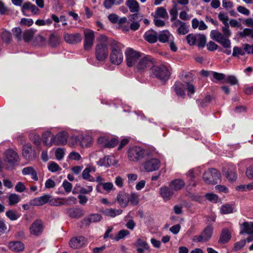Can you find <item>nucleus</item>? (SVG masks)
I'll list each match as a JSON object with an SVG mask.
<instances>
[{
	"label": "nucleus",
	"mask_w": 253,
	"mask_h": 253,
	"mask_svg": "<svg viewBox=\"0 0 253 253\" xmlns=\"http://www.w3.org/2000/svg\"><path fill=\"white\" fill-rule=\"evenodd\" d=\"M153 65L152 58L150 56H146L141 59L136 66L138 71H144L146 68L151 67Z\"/></svg>",
	"instance_id": "15"
},
{
	"label": "nucleus",
	"mask_w": 253,
	"mask_h": 253,
	"mask_svg": "<svg viewBox=\"0 0 253 253\" xmlns=\"http://www.w3.org/2000/svg\"><path fill=\"white\" fill-rule=\"evenodd\" d=\"M61 42V38L58 34L52 33L49 38L48 44L51 47H56Z\"/></svg>",
	"instance_id": "26"
},
{
	"label": "nucleus",
	"mask_w": 253,
	"mask_h": 253,
	"mask_svg": "<svg viewBox=\"0 0 253 253\" xmlns=\"http://www.w3.org/2000/svg\"><path fill=\"white\" fill-rule=\"evenodd\" d=\"M62 186L66 192L69 193L71 191L72 188V184L70 182H68L67 180H64L63 181Z\"/></svg>",
	"instance_id": "62"
},
{
	"label": "nucleus",
	"mask_w": 253,
	"mask_h": 253,
	"mask_svg": "<svg viewBox=\"0 0 253 253\" xmlns=\"http://www.w3.org/2000/svg\"><path fill=\"white\" fill-rule=\"evenodd\" d=\"M110 61L115 65H120L123 60V55L122 51H117L113 53L111 52L110 55Z\"/></svg>",
	"instance_id": "24"
},
{
	"label": "nucleus",
	"mask_w": 253,
	"mask_h": 253,
	"mask_svg": "<svg viewBox=\"0 0 253 253\" xmlns=\"http://www.w3.org/2000/svg\"><path fill=\"white\" fill-rule=\"evenodd\" d=\"M34 36V32L30 29L26 30L23 33V39L25 42H29Z\"/></svg>",
	"instance_id": "41"
},
{
	"label": "nucleus",
	"mask_w": 253,
	"mask_h": 253,
	"mask_svg": "<svg viewBox=\"0 0 253 253\" xmlns=\"http://www.w3.org/2000/svg\"><path fill=\"white\" fill-rule=\"evenodd\" d=\"M244 55L245 51H243L241 48L238 46H234L233 47L232 56L234 57H239V55Z\"/></svg>",
	"instance_id": "57"
},
{
	"label": "nucleus",
	"mask_w": 253,
	"mask_h": 253,
	"mask_svg": "<svg viewBox=\"0 0 253 253\" xmlns=\"http://www.w3.org/2000/svg\"><path fill=\"white\" fill-rule=\"evenodd\" d=\"M218 45L213 41H210L207 44V49L212 51L218 49Z\"/></svg>",
	"instance_id": "64"
},
{
	"label": "nucleus",
	"mask_w": 253,
	"mask_h": 253,
	"mask_svg": "<svg viewBox=\"0 0 253 253\" xmlns=\"http://www.w3.org/2000/svg\"><path fill=\"white\" fill-rule=\"evenodd\" d=\"M4 161L8 164L6 166V169L7 170H12L15 166L18 165L20 159L17 153L13 150L10 149L6 151Z\"/></svg>",
	"instance_id": "5"
},
{
	"label": "nucleus",
	"mask_w": 253,
	"mask_h": 253,
	"mask_svg": "<svg viewBox=\"0 0 253 253\" xmlns=\"http://www.w3.org/2000/svg\"><path fill=\"white\" fill-rule=\"evenodd\" d=\"M223 173L226 178L230 181H235L237 180V174L235 167L224 168Z\"/></svg>",
	"instance_id": "21"
},
{
	"label": "nucleus",
	"mask_w": 253,
	"mask_h": 253,
	"mask_svg": "<svg viewBox=\"0 0 253 253\" xmlns=\"http://www.w3.org/2000/svg\"><path fill=\"white\" fill-rule=\"evenodd\" d=\"M101 219V216L99 214H93L90 215L88 218H84L81 222L80 225L81 228L87 227L91 222H96L99 221Z\"/></svg>",
	"instance_id": "19"
},
{
	"label": "nucleus",
	"mask_w": 253,
	"mask_h": 253,
	"mask_svg": "<svg viewBox=\"0 0 253 253\" xmlns=\"http://www.w3.org/2000/svg\"><path fill=\"white\" fill-rule=\"evenodd\" d=\"M139 196L136 193L129 194L125 191H120L117 194V200L120 206H128L129 203L132 206H136L139 203Z\"/></svg>",
	"instance_id": "2"
},
{
	"label": "nucleus",
	"mask_w": 253,
	"mask_h": 253,
	"mask_svg": "<svg viewBox=\"0 0 253 253\" xmlns=\"http://www.w3.org/2000/svg\"><path fill=\"white\" fill-rule=\"evenodd\" d=\"M198 37V43L197 46L200 48H203L205 46L207 39L206 36L203 34H199L197 35Z\"/></svg>",
	"instance_id": "43"
},
{
	"label": "nucleus",
	"mask_w": 253,
	"mask_h": 253,
	"mask_svg": "<svg viewBox=\"0 0 253 253\" xmlns=\"http://www.w3.org/2000/svg\"><path fill=\"white\" fill-rule=\"evenodd\" d=\"M152 16H156L157 17H161L162 18H168L169 15L167 12L166 9L163 7H159L156 10V14L155 15L153 13L152 14Z\"/></svg>",
	"instance_id": "37"
},
{
	"label": "nucleus",
	"mask_w": 253,
	"mask_h": 253,
	"mask_svg": "<svg viewBox=\"0 0 253 253\" xmlns=\"http://www.w3.org/2000/svg\"><path fill=\"white\" fill-rule=\"evenodd\" d=\"M68 137V134L66 131H62L58 132L53 138V140L56 145H64L67 143Z\"/></svg>",
	"instance_id": "18"
},
{
	"label": "nucleus",
	"mask_w": 253,
	"mask_h": 253,
	"mask_svg": "<svg viewBox=\"0 0 253 253\" xmlns=\"http://www.w3.org/2000/svg\"><path fill=\"white\" fill-rule=\"evenodd\" d=\"M95 57L100 62L104 61L108 55V48L105 42L97 44L95 46Z\"/></svg>",
	"instance_id": "7"
},
{
	"label": "nucleus",
	"mask_w": 253,
	"mask_h": 253,
	"mask_svg": "<svg viewBox=\"0 0 253 253\" xmlns=\"http://www.w3.org/2000/svg\"><path fill=\"white\" fill-rule=\"evenodd\" d=\"M49 203L50 206H61L63 204L60 199H55L49 194L36 198L30 202V206H42Z\"/></svg>",
	"instance_id": "3"
},
{
	"label": "nucleus",
	"mask_w": 253,
	"mask_h": 253,
	"mask_svg": "<svg viewBox=\"0 0 253 253\" xmlns=\"http://www.w3.org/2000/svg\"><path fill=\"white\" fill-rule=\"evenodd\" d=\"M8 246L13 252H20L24 249L23 243L20 241L10 242L9 243Z\"/></svg>",
	"instance_id": "34"
},
{
	"label": "nucleus",
	"mask_w": 253,
	"mask_h": 253,
	"mask_svg": "<svg viewBox=\"0 0 253 253\" xmlns=\"http://www.w3.org/2000/svg\"><path fill=\"white\" fill-rule=\"evenodd\" d=\"M152 33L147 32L144 34V39L150 43H156L158 41V35L157 33L154 31L151 30Z\"/></svg>",
	"instance_id": "29"
},
{
	"label": "nucleus",
	"mask_w": 253,
	"mask_h": 253,
	"mask_svg": "<svg viewBox=\"0 0 253 253\" xmlns=\"http://www.w3.org/2000/svg\"><path fill=\"white\" fill-rule=\"evenodd\" d=\"M240 234L247 233L248 234H253V223L244 222L240 226Z\"/></svg>",
	"instance_id": "27"
},
{
	"label": "nucleus",
	"mask_w": 253,
	"mask_h": 253,
	"mask_svg": "<svg viewBox=\"0 0 253 253\" xmlns=\"http://www.w3.org/2000/svg\"><path fill=\"white\" fill-rule=\"evenodd\" d=\"M225 83L230 84L231 85H235L239 84L238 80L234 75H229L225 79Z\"/></svg>",
	"instance_id": "46"
},
{
	"label": "nucleus",
	"mask_w": 253,
	"mask_h": 253,
	"mask_svg": "<svg viewBox=\"0 0 253 253\" xmlns=\"http://www.w3.org/2000/svg\"><path fill=\"white\" fill-rule=\"evenodd\" d=\"M87 244V240L83 236L73 237L69 241V245L73 249H80L84 247Z\"/></svg>",
	"instance_id": "13"
},
{
	"label": "nucleus",
	"mask_w": 253,
	"mask_h": 253,
	"mask_svg": "<svg viewBox=\"0 0 253 253\" xmlns=\"http://www.w3.org/2000/svg\"><path fill=\"white\" fill-rule=\"evenodd\" d=\"M122 212V210H115L112 208L106 209L103 211V213L105 215L111 217H115L120 214Z\"/></svg>",
	"instance_id": "36"
},
{
	"label": "nucleus",
	"mask_w": 253,
	"mask_h": 253,
	"mask_svg": "<svg viewBox=\"0 0 253 253\" xmlns=\"http://www.w3.org/2000/svg\"><path fill=\"white\" fill-rule=\"evenodd\" d=\"M237 35L241 38H244L247 36H251L253 39V29L245 28L242 32H238Z\"/></svg>",
	"instance_id": "40"
},
{
	"label": "nucleus",
	"mask_w": 253,
	"mask_h": 253,
	"mask_svg": "<svg viewBox=\"0 0 253 253\" xmlns=\"http://www.w3.org/2000/svg\"><path fill=\"white\" fill-rule=\"evenodd\" d=\"M22 154L23 157L28 161H33L37 157L36 150L30 143L26 144L23 146Z\"/></svg>",
	"instance_id": "12"
},
{
	"label": "nucleus",
	"mask_w": 253,
	"mask_h": 253,
	"mask_svg": "<svg viewBox=\"0 0 253 253\" xmlns=\"http://www.w3.org/2000/svg\"><path fill=\"white\" fill-rule=\"evenodd\" d=\"M12 31L13 32L14 36L15 37L16 39L18 41H21L22 40V30L20 27H15L12 29Z\"/></svg>",
	"instance_id": "55"
},
{
	"label": "nucleus",
	"mask_w": 253,
	"mask_h": 253,
	"mask_svg": "<svg viewBox=\"0 0 253 253\" xmlns=\"http://www.w3.org/2000/svg\"><path fill=\"white\" fill-rule=\"evenodd\" d=\"M97 164L99 166L109 168L112 164L111 157L109 155L105 156L104 158H100Z\"/></svg>",
	"instance_id": "35"
},
{
	"label": "nucleus",
	"mask_w": 253,
	"mask_h": 253,
	"mask_svg": "<svg viewBox=\"0 0 253 253\" xmlns=\"http://www.w3.org/2000/svg\"><path fill=\"white\" fill-rule=\"evenodd\" d=\"M184 185L185 182L181 179H175L172 181L169 184V186L173 191L181 189Z\"/></svg>",
	"instance_id": "32"
},
{
	"label": "nucleus",
	"mask_w": 253,
	"mask_h": 253,
	"mask_svg": "<svg viewBox=\"0 0 253 253\" xmlns=\"http://www.w3.org/2000/svg\"><path fill=\"white\" fill-rule=\"evenodd\" d=\"M126 5L132 13L138 12L140 10L139 4L136 0H127Z\"/></svg>",
	"instance_id": "28"
},
{
	"label": "nucleus",
	"mask_w": 253,
	"mask_h": 253,
	"mask_svg": "<svg viewBox=\"0 0 253 253\" xmlns=\"http://www.w3.org/2000/svg\"><path fill=\"white\" fill-rule=\"evenodd\" d=\"M146 150L141 147L135 146L128 151V157L131 161L136 162L144 157Z\"/></svg>",
	"instance_id": "6"
},
{
	"label": "nucleus",
	"mask_w": 253,
	"mask_h": 253,
	"mask_svg": "<svg viewBox=\"0 0 253 253\" xmlns=\"http://www.w3.org/2000/svg\"><path fill=\"white\" fill-rule=\"evenodd\" d=\"M213 228L212 225H208L199 235L194 237L193 240L197 242H206L211 238Z\"/></svg>",
	"instance_id": "9"
},
{
	"label": "nucleus",
	"mask_w": 253,
	"mask_h": 253,
	"mask_svg": "<svg viewBox=\"0 0 253 253\" xmlns=\"http://www.w3.org/2000/svg\"><path fill=\"white\" fill-rule=\"evenodd\" d=\"M126 64L128 67L134 66L141 57V52L136 51L131 48H127L126 52Z\"/></svg>",
	"instance_id": "8"
},
{
	"label": "nucleus",
	"mask_w": 253,
	"mask_h": 253,
	"mask_svg": "<svg viewBox=\"0 0 253 253\" xmlns=\"http://www.w3.org/2000/svg\"><path fill=\"white\" fill-rule=\"evenodd\" d=\"M185 84L180 81H176L172 87L176 94L183 98H184L186 95L185 92Z\"/></svg>",
	"instance_id": "20"
},
{
	"label": "nucleus",
	"mask_w": 253,
	"mask_h": 253,
	"mask_svg": "<svg viewBox=\"0 0 253 253\" xmlns=\"http://www.w3.org/2000/svg\"><path fill=\"white\" fill-rule=\"evenodd\" d=\"M174 191L169 187L164 186L160 188V194L164 200L169 199L173 194Z\"/></svg>",
	"instance_id": "30"
},
{
	"label": "nucleus",
	"mask_w": 253,
	"mask_h": 253,
	"mask_svg": "<svg viewBox=\"0 0 253 253\" xmlns=\"http://www.w3.org/2000/svg\"><path fill=\"white\" fill-rule=\"evenodd\" d=\"M54 136L53 134L49 131H45L42 134V139L43 144L48 147L52 146L54 143L53 140Z\"/></svg>",
	"instance_id": "25"
},
{
	"label": "nucleus",
	"mask_w": 253,
	"mask_h": 253,
	"mask_svg": "<svg viewBox=\"0 0 253 253\" xmlns=\"http://www.w3.org/2000/svg\"><path fill=\"white\" fill-rule=\"evenodd\" d=\"M143 15L138 12H135L134 14H130L128 18L129 20L131 22H137L139 23L141 20H143Z\"/></svg>",
	"instance_id": "45"
},
{
	"label": "nucleus",
	"mask_w": 253,
	"mask_h": 253,
	"mask_svg": "<svg viewBox=\"0 0 253 253\" xmlns=\"http://www.w3.org/2000/svg\"><path fill=\"white\" fill-rule=\"evenodd\" d=\"M29 138L30 140L33 142L36 146H39L41 143V138L39 134L35 133H31L29 135Z\"/></svg>",
	"instance_id": "44"
},
{
	"label": "nucleus",
	"mask_w": 253,
	"mask_h": 253,
	"mask_svg": "<svg viewBox=\"0 0 253 253\" xmlns=\"http://www.w3.org/2000/svg\"><path fill=\"white\" fill-rule=\"evenodd\" d=\"M160 166V161L157 158H151L147 160L144 164V168L147 171L157 170Z\"/></svg>",
	"instance_id": "14"
},
{
	"label": "nucleus",
	"mask_w": 253,
	"mask_h": 253,
	"mask_svg": "<svg viewBox=\"0 0 253 253\" xmlns=\"http://www.w3.org/2000/svg\"><path fill=\"white\" fill-rule=\"evenodd\" d=\"M64 39L67 43L76 44L81 42L82 38L81 35L79 33L70 34L65 33L64 34Z\"/></svg>",
	"instance_id": "17"
},
{
	"label": "nucleus",
	"mask_w": 253,
	"mask_h": 253,
	"mask_svg": "<svg viewBox=\"0 0 253 253\" xmlns=\"http://www.w3.org/2000/svg\"><path fill=\"white\" fill-rule=\"evenodd\" d=\"M110 44L111 46V52H113V53L117 51H122L120 47L121 43L118 41L112 40L111 41Z\"/></svg>",
	"instance_id": "47"
},
{
	"label": "nucleus",
	"mask_w": 253,
	"mask_h": 253,
	"mask_svg": "<svg viewBox=\"0 0 253 253\" xmlns=\"http://www.w3.org/2000/svg\"><path fill=\"white\" fill-rule=\"evenodd\" d=\"M211 97L210 95H206L203 99H197L196 103L203 108L207 106L211 102Z\"/></svg>",
	"instance_id": "38"
},
{
	"label": "nucleus",
	"mask_w": 253,
	"mask_h": 253,
	"mask_svg": "<svg viewBox=\"0 0 253 253\" xmlns=\"http://www.w3.org/2000/svg\"><path fill=\"white\" fill-rule=\"evenodd\" d=\"M223 36L225 37V38L228 39L231 35V32L229 29V24L224 25V27L222 28V29Z\"/></svg>",
	"instance_id": "61"
},
{
	"label": "nucleus",
	"mask_w": 253,
	"mask_h": 253,
	"mask_svg": "<svg viewBox=\"0 0 253 253\" xmlns=\"http://www.w3.org/2000/svg\"><path fill=\"white\" fill-rule=\"evenodd\" d=\"M118 143L119 141L117 138H111V140L107 143H105V146L106 148H114L117 146Z\"/></svg>",
	"instance_id": "58"
},
{
	"label": "nucleus",
	"mask_w": 253,
	"mask_h": 253,
	"mask_svg": "<svg viewBox=\"0 0 253 253\" xmlns=\"http://www.w3.org/2000/svg\"><path fill=\"white\" fill-rule=\"evenodd\" d=\"M246 240H242L239 242L235 243L233 249L234 252H237L243 248L246 245Z\"/></svg>",
	"instance_id": "56"
},
{
	"label": "nucleus",
	"mask_w": 253,
	"mask_h": 253,
	"mask_svg": "<svg viewBox=\"0 0 253 253\" xmlns=\"http://www.w3.org/2000/svg\"><path fill=\"white\" fill-rule=\"evenodd\" d=\"M129 234V232L126 230H121L118 233L117 235L114 238L116 241L124 239L126 236Z\"/></svg>",
	"instance_id": "54"
},
{
	"label": "nucleus",
	"mask_w": 253,
	"mask_h": 253,
	"mask_svg": "<svg viewBox=\"0 0 253 253\" xmlns=\"http://www.w3.org/2000/svg\"><path fill=\"white\" fill-rule=\"evenodd\" d=\"M150 77L156 78L161 82L166 83L169 79L170 73L164 65H153L150 68Z\"/></svg>",
	"instance_id": "1"
},
{
	"label": "nucleus",
	"mask_w": 253,
	"mask_h": 253,
	"mask_svg": "<svg viewBox=\"0 0 253 253\" xmlns=\"http://www.w3.org/2000/svg\"><path fill=\"white\" fill-rule=\"evenodd\" d=\"M188 43L192 46L196 44L197 42V37L194 34H189L186 37Z\"/></svg>",
	"instance_id": "51"
},
{
	"label": "nucleus",
	"mask_w": 253,
	"mask_h": 253,
	"mask_svg": "<svg viewBox=\"0 0 253 253\" xmlns=\"http://www.w3.org/2000/svg\"><path fill=\"white\" fill-rule=\"evenodd\" d=\"M55 157L58 160H61L64 156L65 152L63 148H58L55 151Z\"/></svg>",
	"instance_id": "60"
},
{
	"label": "nucleus",
	"mask_w": 253,
	"mask_h": 253,
	"mask_svg": "<svg viewBox=\"0 0 253 253\" xmlns=\"http://www.w3.org/2000/svg\"><path fill=\"white\" fill-rule=\"evenodd\" d=\"M205 198L213 203H217L218 199V196L213 193H207L205 195Z\"/></svg>",
	"instance_id": "52"
},
{
	"label": "nucleus",
	"mask_w": 253,
	"mask_h": 253,
	"mask_svg": "<svg viewBox=\"0 0 253 253\" xmlns=\"http://www.w3.org/2000/svg\"><path fill=\"white\" fill-rule=\"evenodd\" d=\"M134 245L136 247L137 253H144L145 251L149 250L150 248L146 241L140 238L136 240Z\"/></svg>",
	"instance_id": "23"
},
{
	"label": "nucleus",
	"mask_w": 253,
	"mask_h": 253,
	"mask_svg": "<svg viewBox=\"0 0 253 253\" xmlns=\"http://www.w3.org/2000/svg\"><path fill=\"white\" fill-rule=\"evenodd\" d=\"M221 175L216 169L211 168L205 171L203 175L204 182L208 184L215 185L220 180Z\"/></svg>",
	"instance_id": "4"
},
{
	"label": "nucleus",
	"mask_w": 253,
	"mask_h": 253,
	"mask_svg": "<svg viewBox=\"0 0 253 253\" xmlns=\"http://www.w3.org/2000/svg\"><path fill=\"white\" fill-rule=\"evenodd\" d=\"M185 83L186 84V85L185 86H186V89L188 91V95L190 96V94H193L196 91L195 86L193 84H191L190 82H185Z\"/></svg>",
	"instance_id": "59"
},
{
	"label": "nucleus",
	"mask_w": 253,
	"mask_h": 253,
	"mask_svg": "<svg viewBox=\"0 0 253 253\" xmlns=\"http://www.w3.org/2000/svg\"><path fill=\"white\" fill-rule=\"evenodd\" d=\"M110 44L111 46V52H113V53L117 51H122L120 47L121 43L118 41L112 40L111 41Z\"/></svg>",
	"instance_id": "48"
},
{
	"label": "nucleus",
	"mask_w": 253,
	"mask_h": 253,
	"mask_svg": "<svg viewBox=\"0 0 253 253\" xmlns=\"http://www.w3.org/2000/svg\"><path fill=\"white\" fill-rule=\"evenodd\" d=\"M48 169L52 172H55L61 170V168L59 166L54 162H51L49 163Z\"/></svg>",
	"instance_id": "50"
},
{
	"label": "nucleus",
	"mask_w": 253,
	"mask_h": 253,
	"mask_svg": "<svg viewBox=\"0 0 253 253\" xmlns=\"http://www.w3.org/2000/svg\"><path fill=\"white\" fill-rule=\"evenodd\" d=\"M69 216L78 218L84 214V212L81 208L78 207H71L67 209Z\"/></svg>",
	"instance_id": "22"
},
{
	"label": "nucleus",
	"mask_w": 253,
	"mask_h": 253,
	"mask_svg": "<svg viewBox=\"0 0 253 253\" xmlns=\"http://www.w3.org/2000/svg\"><path fill=\"white\" fill-rule=\"evenodd\" d=\"M176 26L178 24L180 25V26L177 30V32L179 35H185L189 32V29L185 23L182 22L180 20H177L174 23Z\"/></svg>",
	"instance_id": "31"
},
{
	"label": "nucleus",
	"mask_w": 253,
	"mask_h": 253,
	"mask_svg": "<svg viewBox=\"0 0 253 253\" xmlns=\"http://www.w3.org/2000/svg\"><path fill=\"white\" fill-rule=\"evenodd\" d=\"M8 200L10 206H12L19 202L20 198L18 195L15 194H12L9 196Z\"/></svg>",
	"instance_id": "53"
},
{
	"label": "nucleus",
	"mask_w": 253,
	"mask_h": 253,
	"mask_svg": "<svg viewBox=\"0 0 253 253\" xmlns=\"http://www.w3.org/2000/svg\"><path fill=\"white\" fill-rule=\"evenodd\" d=\"M220 211L222 214L230 213L233 212L234 208L232 207H221Z\"/></svg>",
	"instance_id": "63"
},
{
	"label": "nucleus",
	"mask_w": 253,
	"mask_h": 253,
	"mask_svg": "<svg viewBox=\"0 0 253 253\" xmlns=\"http://www.w3.org/2000/svg\"><path fill=\"white\" fill-rule=\"evenodd\" d=\"M169 32L167 30L162 31L159 35H158V40L161 42L165 43L168 42L169 40Z\"/></svg>",
	"instance_id": "39"
},
{
	"label": "nucleus",
	"mask_w": 253,
	"mask_h": 253,
	"mask_svg": "<svg viewBox=\"0 0 253 253\" xmlns=\"http://www.w3.org/2000/svg\"><path fill=\"white\" fill-rule=\"evenodd\" d=\"M231 239V235L228 229L224 228L221 232L218 242L220 244H225Z\"/></svg>",
	"instance_id": "33"
},
{
	"label": "nucleus",
	"mask_w": 253,
	"mask_h": 253,
	"mask_svg": "<svg viewBox=\"0 0 253 253\" xmlns=\"http://www.w3.org/2000/svg\"><path fill=\"white\" fill-rule=\"evenodd\" d=\"M1 39L3 42L9 43L12 40L11 33L7 30H4L1 33Z\"/></svg>",
	"instance_id": "42"
},
{
	"label": "nucleus",
	"mask_w": 253,
	"mask_h": 253,
	"mask_svg": "<svg viewBox=\"0 0 253 253\" xmlns=\"http://www.w3.org/2000/svg\"><path fill=\"white\" fill-rule=\"evenodd\" d=\"M211 35H212V39L216 42L220 43L223 47L226 48H230L231 42L229 39L225 37L220 32L212 30L211 32Z\"/></svg>",
	"instance_id": "11"
},
{
	"label": "nucleus",
	"mask_w": 253,
	"mask_h": 253,
	"mask_svg": "<svg viewBox=\"0 0 253 253\" xmlns=\"http://www.w3.org/2000/svg\"><path fill=\"white\" fill-rule=\"evenodd\" d=\"M6 216L12 220H16L19 216V213L14 210H9L6 212Z\"/></svg>",
	"instance_id": "49"
},
{
	"label": "nucleus",
	"mask_w": 253,
	"mask_h": 253,
	"mask_svg": "<svg viewBox=\"0 0 253 253\" xmlns=\"http://www.w3.org/2000/svg\"><path fill=\"white\" fill-rule=\"evenodd\" d=\"M43 230L44 226L43 222L42 220L39 219L35 220L29 227L30 235L36 237L42 235Z\"/></svg>",
	"instance_id": "10"
},
{
	"label": "nucleus",
	"mask_w": 253,
	"mask_h": 253,
	"mask_svg": "<svg viewBox=\"0 0 253 253\" xmlns=\"http://www.w3.org/2000/svg\"><path fill=\"white\" fill-rule=\"evenodd\" d=\"M94 39V32L90 30L87 32H84V46L85 50H89L93 43Z\"/></svg>",
	"instance_id": "16"
}]
</instances>
